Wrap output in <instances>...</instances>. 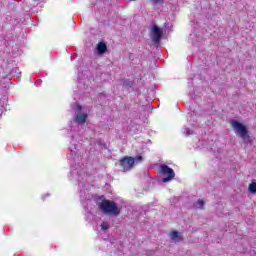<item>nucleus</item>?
<instances>
[{"label":"nucleus","instance_id":"f257e3e1","mask_svg":"<svg viewBox=\"0 0 256 256\" xmlns=\"http://www.w3.org/2000/svg\"><path fill=\"white\" fill-rule=\"evenodd\" d=\"M230 123L236 135L241 137V139H243L244 141H247V139H249V131L247 130L246 125H243L242 123L236 120H231Z\"/></svg>","mask_w":256,"mask_h":256},{"label":"nucleus","instance_id":"f03ea898","mask_svg":"<svg viewBox=\"0 0 256 256\" xmlns=\"http://www.w3.org/2000/svg\"><path fill=\"white\" fill-rule=\"evenodd\" d=\"M99 209L103 211V213H111L112 215H119L121 213V209L117 207V204L115 202H110L107 200H103L99 205Z\"/></svg>","mask_w":256,"mask_h":256},{"label":"nucleus","instance_id":"7ed1b4c3","mask_svg":"<svg viewBox=\"0 0 256 256\" xmlns=\"http://www.w3.org/2000/svg\"><path fill=\"white\" fill-rule=\"evenodd\" d=\"M143 161L142 156H137L135 158L133 157H125L122 160H120V165L123 169V171H131L133 169V166L135 163H141Z\"/></svg>","mask_w":256,"mask_h":256},{"label":"nucleus","instance_id":"20e7f679","mask_svg":"<svg viewBox=\"0 0 256 256\" xmlns=\"http://www.w3.org/2000/svg\"><path fill=\"white\" fill-rule=\"evenodd\" d=\"M160 173L164 176V178L162 179L163 183H167L175 179V171H173V169L169 168V166L167 165L160 166Z\"/></svg>","mask_w":256,"mask_h":256},{"label":"nucleus","instance_id":"39448f33","mask_svg":"<svg viewBox=\"0 0 256 256\" xmlns=\"http://www.w3.org/2000/svg\"><path fill=\"white\" fill-rule=\"evenodd\" d=\"M150 37L153 43H159L161 41V37H163V29L159 28V26L154 25L150 29Z\"/></svg>","mask_w":256,"mask_h":256},{"label":"nucleus","instance_id":"423d86ee","mask_svg":"<svg viewBox=\"0 0 256 256\" xmlns=\"http://www.w3.org/2000/svg\"><path fill=\"white\" fill-rule=\"evenodd\" d=\"M169 237L172 241H175L176 243L183 241V236H181V233H179L178 231L170 232Z\"/></svg>","mask_w":256,"mask_h":256},{"label":"nucleus","instance_id":"0eeeda50","mask_svg":"<svg viewBox=\"0 0 256 256\" xmlns=\"http://www.w3.org/2000/svg\"><path fill=\"white\" fill-rule=\"evenodd\" d=\"M97 51L100 55H103V53H106L107 51V44L103 42H99L97 45Z\"/></svg>","mask_w":256,"mask_h":256},{"label":"nucleus","instance_id":"6e6552de","mask_svg":"<svg viewBox=\"0 0 256 256\" xmlns=\"http://www.w3.org/2000/svg\"><path fill=\"white\" fill-rule=\"evenodd\" d=\"M87 121V114H78L76 116V123L83 124Z\"/></svg>","mask_w":256,"mask_h":256},{"label":"nucleus","instance_id":"1a4fd4ad","mask_svg":"<svg viewBox=\"0 0 256 256\" xmlns=\"http://www.w3.org/2000/svg\"><path fill=\"white\" fill-rule=\"evenodd\" d=\"M203 205H205V202L200 199V200H198V201L196 202V204H194V207H195L196 209H202V208H203Z\"/></svg>","mask_w":256,"mask_h":256},{"label":"nucleus","instance_id":"9d476101","mask_svg":"<svg viewBox=\"0 0 256 256\" xmlns=\"http://www.w3.org/2000/svg\"><path fill=\"white\" fill-rule=\"evenodd\" d=\"M248 190L250 191V193H256V182H252L249 185Z\"/></svg>","mask_w":256,"mask_h":256},{"label":"nucleus","instance_id":"9b49d317","mask_svg":"<svg viewBox=\"0 0 256 256\" xmlns=\"http://www.w3.org/2000/svg\"><path fill=\"white\" fill-rule=\"evenodd\" d=\"M110 227H111V225L109 224V222H103L101 224V230L102 231H107Z\"/></svg>","mask_w":256,"mask_h":256},{"label":"nucleus","instance_id":"f8f14e48","mask_svg":"<svg viewBox=\"0 0 256 256\" xmlns=\"http://www.w3.org/2000/svg\"><path fill=\"white\" fill-rule=\"evenodd\" d=\"M182 133L186 136L189 137V135H193V131H191L189 128H184L182 130Z\"/></svg>","mask_w":256,"mask_h":256},{"label":"nucleus","instance_id":"ddd939ff","mask_svg":"<svg viewBox=\"0 0 256 256\" xmlns=\"http://www.w3.org/2000/svg\"><path fill=\"white\" fill-rule=\"evenodd\" d=\"M76 109H77L78 111H81V106H77Z\"/></svg>","mask_w":256,"mask_h":256},{"label":"nucleus","instance_id":"4468645a","mask_svg":"<svg viewBox=\"0 0 256 256\" xmlns=\"http://www.w3.org/2000/svg\"><path fill=\"white\" fill-rule=\"evenodd\" d=\"M153 1V3H158L159 2V0H152Z\"/></svg>","mask_w":256,"mask_h":256},{"label":"nucleus","instance_id":"2eb2a0df","mask_svg":"<svg viewBox=\"0 0 256 256\" xmlns=\"http://www.w3.org/2000/svg\"><path fill=\"white\" fill-rule=\"evenodd\" d=\"M129 1H136V0H129Z\"/></svg>","mask_w":256,"mask_h":256}]
</instances>
